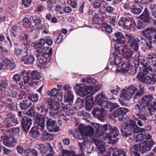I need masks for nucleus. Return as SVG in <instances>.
<instances>
[{"label": "nucleus", "mask_w": 156, "mask_h": 156, "mask_svg": "<svg viewBox=\"0 0 156 156\" xmlns=\"http://www.w3.org/2000/svg\"><path fill=\"white\" fill-rule=\"evenodd\" d=\"M82 82L81 84H76L75 88L77 94L86 99L85 107L87 110L90 111L94 104V99L91 96L100 89L101 85L93 78H85L82 79Z\"/></svg>", "instance_id": "1"}, {"label": "nucleus", "mask_w": 156, "mask_h": 156, "mask_svg": "<svg viewBox=\"0 0 156 156\" xmlns=\"http://www.w3.org/2000/svg\"><path fill=\"white\" fill-rule=\"evenodd\" d=\"M152 96L150 95H146L144 97L141 101L135 106L133 110V114L136 116L137 118L142 120H147L148 115L146 109L151 102H152Z\"/></svg>", "instance_id": "2"}, {"label": "nucleus", "mask_w": 156, "mask_h": 156, "mask_svg": "<svg viewBox=\"0 0 156 156\" xmlns=\"http://www.w3.org/2000/svg\"><path fill=\"white\" fill-rule=\"evenodd\" d=\"M127 121L128 122L125 123V126L122 125L121 127L122 132L126 137L131 135L133 133L144 131V130L150 131L151 130V126L149 125L146 126L144 129L140 128L135 121L128 119Z\"/></svg>", "instance_id": "3"}, {"label": "nucleus", "mask_w": 156, "mask_h": 156, "mask_svg": "<svg viewBox=\"0 0 156 156\" xmlns=\"http://www.w3.org/2000/svg\"><path fill=\"white\" fill-rule=\"evenodd\" d=\"M115 41L116 43L121 44H124L126 41L131 48L134 50L136 51L138 49V42L140 40L135 39L134 37L129 34H126L123 35L120 32H117L115 34Z\"/></svg>", "instance_id": "4"}, {"label": "nucleus", "mask_w": 156, "mask_h": 156, "mask_svg": "<svg viewBox=\"0 0 156 156\" xmlns=\"http://www.w3.org/2000/svg\"><path fill=\"white\" fill-rule=\"evenodd\" d=\"M142 69L137 76L138 80L147 84L154 85L156 83V78L152 73V70L150 66H147Z\"/></svg>", "instance_id": "5"}, {"label": "nucleus", "mask_w": 156, "mask_h": 156, "mask_svg": "<svg viewBox=\"0 0 156 156\" xmlns=\"http://www.w3.org/2000/svg\"><path fill=\"white\" fill-rule=\"evenodd\" d=\"M140 91H138L136 88L133 85L129 87L126 89L123 90L120 94V97L125 100H129L131 98L134 94L133 98H137L141 96L144 91L143 88H141Z\"/></svg>", "instance_id": "6"}, {"label": "nucleus", "mask_w": 156, "mask_h": 156, "mask_svg": "<svg viewBox=\"0 0 156 156\" xmlns=\"http://www.w3.org/2000/svg\"><path fill=\"white\" fill-rule=\"evenodd\" d=\"M46 45L45 41L43 39H40L38 42L35 44V48L37 56H41L47 58L49 56L47 53L48 48L46 46Z\"/></svg>", "instance_id": "7"}, {"label": "nucleus", "mask_w": 156, "mask_h": 156, "mask_svg": "<svg viewBox=\"0 0 156 156\" xmlns=\"http://www.w3.org/2000/svg\"><path fill=\"white\" fill-rule=\"evenodd\" d=\"M30 71L23 70L22 73L23 79L25 84H27L31 80H37L40 79L41 76L39 73L36 71H33L30 72Z\"/></svg>", "instance_id": "8"}, {"label": "nucleus", "mask_w": 156, "mask_h": 156, "mask_svg": "<svg viewBox=\"0 0 156 156\" xmlns=\"http://www.w3.org/2000/svg\"><path fill=\"white\" fill-rule=\"evenodd\" d=\"M118 25L127 30L131 31L135 30L136 26L134 21L132 18L122 17L118 21Z\"/></svg>", "instance_id": "9"}, {"label": "nucleus", "mask_w": 156, "mask_h": 156, "mask_svg": "<svg viewBox=\"0 0 156 156\" xmlns=\"http://www.w3.org/2000/svg\"><path fill=\"white\" fill-rule=\"evenodd\" d=\"M5 118L2 122V126L5 127L9 128L15 126L18 123L17 119L12 113H9L4 115Z\"/></svg>", "instance_id": "10"}, {"label": "nucleus", "mask_w": 156, "mask_h": 156, "mask_svg": "<svg viewBox=\"0 0 156 156\" xmlns=\"http://www.w3.org/2000/svg\"><path fill=\"white\" fill-rule=\"evenodd\" d=\"M47 103L50 110L49 112V115L51 117H54L58 116V113L60 111H58L56 112H55L60 107V104L58 101H56L52 99H49L47 101Z\"/></svg>", "instance_id": "11"}, {"label": "nucleus", "mask_w": 156, "mask_h": 156, "mask_svg": "<svg viewBox=\"0 0 156 156\" xmlns=\"http://www.w3.org/2000/svg\"><path fill=\"white\" fill-rule=\"evenodd\" d=\"M71 106V105L67 104L63 105L62 106V110L58 112V116L66 121L68 120V119L66 117V115L70 116L73 115L75 113L73 110L70 108Z\"/></svg>", "instance_id": "12"}, {"label": "nucleus", "mask_w": 156, "mask_h": 156, "mask_svg": "<svg viewBox=\"0 0 156 156\" xmlns=\"http://www.w3.org/2000/svg\"><path fill=\"white\" fill-rule=\"evenodd\" d=\"M0 141L8 147H14L17 145V141L14 138L6 133L1 136Z\"/></svg>", "instance_id": "13"}, {"label": "nucleus", "mask_w": 156, "mask_h": 156, "mask_svg": "<svg viewBox=\"0 0 156 156\" xmlns=\"http://www.w3.org/2000/svg\"><path fill=\"white\" fill-rule=\"evenodd\" d=\"M115 50L119 54H122L126 58H131L133 55L132 51L130 49L127 48L126 45L118 46Z\"/></svg>", "instance_id": "14"}, {"label": "nucleus", "mask_w": 156, "mask_h": 156, "mask_svg": "<svg viewBox=\"0 0 156 156\" xmlns=\"http://www.w3.org/2000/svg\"><path fill=\"white\" fill-rule=\"evenodd\" d=\"M141 34L145 38L148 39H154L156 42V29L153 27H148L142 31Z\"/></svg>", "instance_id": "15"}, {"label": "nucleus", "mask_w": 156, "mask_h": 156, "mask_svg": "<svg viewBox=\"0 0 156 156\" xmlns=\"http://www.w3.org/2000/svg\"><path fill=\"white\" fill-rule=\"evenodd\" d=\"M92 126L96 130V136H102L104 135V132L108 131L109 129L108 125H104L102 126L98 123H94L92 124Z\"/></svg>", "instance_id": "16"}, {"label": "nucleus", "mask_w": 156, "mask_h": 156, "mask_svg": "<svg viewBox=\"0 0 156 156\" xmlns=\"http://www.w3.org/2000/svg\"><path fill=\"white\" fill-rule=\"evenodd\" d=\"M81 153L82 156H86L89 153V149L90 148V144L87 140L83 139L82 142H79Z\"/></svg>", "instance_id": "17"}, {"label": "nucleus", "mask_w": 156, "mask_h": 156, "mask_svg": "<svg viewBox=\"0 0 156 156\" xmlns=\"http://www.w3.org/2000/svg\"><path fill=\"white\" fill-rule=\"evenodd\" d=\"M35 127L38 129L43 130L44 128L45 121L44 116L39 114L36 115Z\"/></svg>", "instance_id": "18"}, {"label": "nucleus", "mask_w": 156, "mask_h": 156, "mask_svg": "<svg viewBox=\"0 0 156 156\" xmlns=\"http://www.w3.org/2000/svg\"><path fill=\"white\" fill-rule=\"evenodd\" d=\"M122 65L121 70L123 73L128 72L129 74L134 75L136 73L135 67L130 65L128 62L126 63H123Z\"/></svg>", "instance_id": "19"}, {"label": "nucleus", "mask_w": 156, "mask_h": 156, "mask_svg": "<svg viewBox=\"0 0 156 156\" xmlns=\"http://www.w3.org/2000/svg\"><path fill=\"white\" fill-rule=\"evenodd\" d=\"M32 120L28 117H24L22 120V124L23 130L26 133L29 131L32 124Z\"/></svg>", "instance_id": "20"}, {"label": "nucleus", "mask_w": 156, "mask_h": 156, "mask_svg": "<svg viewBox=\"0 0 156 156\" xmlns=\"http://www.w3.org/2000/svg\"><path fill=\"white\" fill-rule=\"evenodd\" d=\"M79 131L76 129L70 130L69 133L72 134L75 138H76L80 140L83 139V133H84V126H80L79 128Z\"/></svg>", "instance_id": "21"}, {"label": "nucleus", "mask_w": 156, "mask_h": 156, "mask_svg": "<svg viewBox=\"0 0 156 156\" xmlns=\"http://www.w3.org/2000/svg\"><path fill=\"white\" fill-rule=\"evenodd\" d=\"M46 124L48 128L51 131H58L59 129V127L56 125V122L51 118H46Z\"/></svg>", "instance_id": "22"}, {"label": "nucleus", "mask_w": 156, "mask_h": 156, "mask_svg": "<svg viewBox=\"0 0 156 156\" xmlns=\"http://www.w3.org/2000/svg\"><path fill=\"white\" fill-rule=\"evenodd\" d=\"M21 62H24V63L26 64H32L35 60L34 57L32 55L28 54L27 52L24 53L22 57Z\"/></svg>", "instance_id": "23"}, {"label": "nucleus", "mask_w": 156, "mask_h": 156, "mask_svg": "<svg viewBox=\"0 0 156 156\" xmlns=\"http://www.w3.org/2000/svg\"><path fill=\"white\" fill-rule=\"evenodd\" d=\"M104 110L101 109L96 108L92 111V114L96 118L101 121L104 120L105 117L104 115Z\"/></svg>", "instance_id": "24"}, {"label": "nucleus", "mask_w": 156, "mask_h": 156, "mask_svg": "<svg viewBox=\"0 0 156 156\" xmlns=\"http://www.w3.org/2000/svg\"><path fill=\"white\" fill-rule=\"evenodd\" d=\"M92 139L97 146L98 151L100 153L102 154L105 151V148L103 146V144L101 141L98 140L97 138L96 137L92 138Z\"/></svg>", "instance_id": "25"}, {"label": "nucleus", "mask_w": 156, "mask_h": 156, "mask_svg": "<svg viewBox=\"0 0 156 156\" xmlns=\"http://www.w3.org/2000/svg\"><path fill=\"white\" fill-rule=\"evenodd\" d=\"M134 59L138 61V65L141 69L146 67L147 66H150L148 64H147L145 62L144 59L138 54L135 57Z\"/></svg>", "instance_id": "26"}, {"label": "nucleus", "mask_w": 156, "mask_h": 156, "mask_svg": "<svg viewBox=\"0 0 156 156\" xmlns=\"http://www.w3.org/2000/svg\"><path fill=\"white\" fill-rule=\"evenodd\" d=\"M122 60L119 56L114 54L111 55V58L109 61L112 65H118L122 62Z\"/></svg>", "instance_id": "27"}, {"label": "nucleus", "mask_w": 156, "mask_h": 156, "mask_svg": "<svg viewBox=\"0 0 156 156\" xmlns=\"http://www.w3.org/2000/svg\"><path fill=\"white\" fill-rule=\"evenodd\" d=\"M8 86V82L5 80H1L0 83V92L2 97H5L7 95L6 89Z\"/></svg>", "instance_id": "28"}, {"label": "nucleus", "mask_w": 156, "mask_h": 156, "mask_svg": "<svg viewBox=\"0 0 156 156\" xmlns=\"http://www.w3.org/2000/svg\"><path fill=\"white\" fill-rule=\"evenodd\" d=\"M109 130H110V136L112 138H116L118 137L119 133L118 128L115 126H112L108 125Z\"/></svg>", "instance_id": "29"}, {"label": "nucleus", "mask_w": 156, "mask_h": 156, "mask_svg": "<svg viewBox=\"0 0 156 156\" xmlns=\"http://www.w3.org/2000/svg\"><path fill=\"white\" fill-rule=\"evenodd\" d=\"M40 57L41 56L39 57L37 61V66L39 67L40 68H41L42 67L44 68L46 64L49 61V59L45 58Z\"/></svg>", "instance_id": "30"}, {"label": "nucleus", "mask_w": 156, "mask_h": 156, "mask_svg": "<svg viewBox=\"0 0 156 156\" xmlns=\"http://www.w3.org/2000/svg\"><path fill=\"white\" fill-rule=\"evenodd\" d=\"M127 109L123 108H120L114 112V114L113 115V117H118L120 116H123L126 114L128 112ZM123 116H122V117Z\"/></svg>", "instance_id": "31"}, {"label": "nucleus", "mask_w": 156, "mask_h": 156, "mask_svg": "<svg viewBox=\"0 0 156 156\" xmlns=\"http://www.w3.org/2000/svg\"><path fill=\"white\" fill-rule=\"evenodd\" d=\"M145 45L147 50H152L156 48V42L154 41V39H148L145 42Z\"/></svg>", "instance_id": "32"}, {"label": "nucleus", "mask_w": 156, "mask_h": 156, "mask_svg": "<svg viewBox=\"0 0 156 156\" xmlns=\"http://www.w3.org/2000/svg\"><path fill=\"white\" fill-rule=\"evenodd\" d=\"M146 108L148 109L149 113L151 115H154L156 111V102L153 101L151 102Z\"/></svg>", "instance_id": "33"}, {"label": "nucleus", "mask_w": 156, "mask_h": 156, "mask_svg": "<svg viewBox=\"0 0 156 156\" xmlns=\"http://www.w3.org/2000/svg\"><path fill=\"white\" fill-rule=\"evenodd\" d=\"M73 95L72 92L64 94V101L65 103H68V105H71L73 102Z\"/></svg>", "instance_id": "34"}, {"label": "nucleus", "mask_w": 156, "mask_h": 156, "mask_svg": "<svg viewBox=\"0 0 156 156\" xmlns=\"http://www.w3.org/2000/svg\"><path fill=\"white\" fill-rule=\"evenodd\" d=\"M43 130L38 129L37 127H33L30 131V133L31 136L34 138H36L41 133Z\"/></svg>", "instance_id": "35"}, {"label": "nucleus", "mask_w": 156, "mask_h": 156, "mask_svg": "<svg viewBox=\"0 0 156 156\" xmlns=\"http://www.w3.org/2000/svg\"><path fill=\"white\" fill-rule=\"evenodd\" d=\"M140 18L142 21L145 23L149 22L150 17L149 16V13L147 12L146 8L145 9L144 11L142 14L140 16Z\"/></svg>", "instance_id": "36"}, {"label": "nucleus", "mask_w": 156, "mask_h": 156, "mask_svg": "<svg viewBox=\"0 0 156 156\" xmlns=\"http://www.w3.org/2000/svg\"><path fill=\"white\" fill-rule=\"evenodd\" d=\"M108 98L106 96L104 95L103 93H100L98 94L95 98V102L97 103L98 105L100 104L101 102L104 100H107Z\"/></svg>", "instance_id": "37"}, {"label": "nucleus", "mask_w": 156, "mask_h": 156, "mask_svg": "<svg viewBox=\"0 0 156 156\" xmlns=\"http://www.w3.org/2000/svg\"><path fill=\"white\" fill-rule=\"evenodd\" d=\"M140 146L141 152L142 153L149 151L151 149L150 146L148 145V143L145 141L141 143Z\"/></svg>", "instance_id": "38"}, {"label": "nucleus", "mask_w": 156, "mask_h": 156, "mask_svg": "<svg viewBox=\"0 0 156 156\" xmlns=\"http://www.w3.org/2000/svg\"><path fill=\"white\" fill-rule=\"evenodd\" d=\"M18 91L17 90L16 88L12 85L10 86L9 88V95L13 98H16L18 95Z\"/></svg>", "instance_id": "39"}, {"label": "nucleus", "mask_w": 156, "mask_h": 156, "mask_svg": "<svg viewBox=\"0 0 156 156\" xmlns=\"http://www.w3.org/2000/svg\"><path fill=\"white\" fill-rule=\"evenodd\" d=\"M85 130V134L87 136H93L94 135V129L91 127L90 126H86L85 129L84 128V130Z\"/></svg>", "instance_id": "40"}, {"label": "nucleus", "mask_w": 156, "mask_h": 156, "mask_svg": "<svg viewBox=\"0 0 156 156\" xmlns=\"http://www.w3.org/2000/svg\"><path fill=\"white\" fill-rule=\"evenodd\" d=\"M113 151L112 156H126V152L122 149H115Z\"/></svg>", "instance_id": "41"}, {"label": "nucleus", "mask_w": 156, "mask_h": 156, "mask_svg": "<svg viewBox=\"0 0 156 156\" xmlns=\"http://www.w3.org/2000/svg\"><path fill=\"white\" fill-rule=\"evenodd\" d=\"M84 99L82 98H78L76 100V105L77 109H80L83 107L84 103Z\"/></svg>", "instance_id": "42"}, {"label": "nucleus", "mask_w": 156, "mask_h": 156, "mask_svg": "<svg viewBox=\"0 0 156 156\" xmlns=\"http://www.w3.org/2000/svg\"><path fill=\"white\" fill-rule=\"evenodd\" d=\"M18 27L20 28V29H21L22 28L21 27L20 28L19 23L12 27L11 31V35L12 37H15L17 35V33L18 30Z\"/></svg>", "instance_id": "43"}, {"label": "nucleus", "mask_w": 156, "mask_h": 156, "mask_svg": "<svg viewBox=\"0 0 156 156\" xmlns=\"http://www.w3.org/2000/svg\"><path fill=\"white\" fill-rule=\"evenodd\" d=\"M31 105L30 102H28L27 101H23L20 102L19 105L22 110H26Z\"/></svg>", "instance_id": "44"}, {"label": "nucleus", "mask_w": 156, "mask_h": 156, "mask_svg": "<svg viewBox=\"0 0 156 156\" xmlns=\"http://www.w3.org/2000/svg\"><path fill=\"white\" fill-rule=\"evenodd\" d=\"M45 106L43 103H41L40 105L37 106V108L38 111L41 113H42L43 115H44L46 114V110L44 108ZM48 111H47V112Z\"/></svg>", "instance_id": "45"}, {"label": "nucleus", "mask_w": 156, "mask_h": 156, "mask_svg": "<svg viewBox=\"0 0 156 156\" xmlns=\"http://www.w3.org/2000/svg\"><path fill=\"white\" fill-rule=\"evenodd\" d=\"M42 139L44 141H47L50 139V136H51V134H49L46 131H44L41 132Z\"/></svg>", "instance_id": "46"}, {"label": "nucleus", "mask_w": 156, "mask_h": 156, "mask_svg": "<svg viewBox=\"0 0 156 156\" xmlns=\"http://www.w3.org/2000/svg\"><path fill=\"white\" fill-rule=\"evenodd\" d=\"M106 100L103 101L100 104H98V105L101 107V109L103 110L104 108H106V110H108L109 108V103H108L106 101Z\"/></svg>", "instance_id": "47"}, {"label": "nucleus", "mask_w": 156, "mask_h": 156, "mask_svg": "<svg viewBox=\"0 0 156 156\" xmlns=\"http://www.w3.org/2000/svg\"><path fill=\"white\" fill-rule=\"evenodd\" d=\"M132 12L135 14H139L142 11L143 8L142 7L139 6L138 7H135L131 8Z\"/></svg>", "instance_id": "48"}, {"label": "nucleus", "mask_w": 156, "mask_h": 156, "mask_svg": "<svg viewBox=\"0 0 156 156\" xmlns=\"http://www.w3.org/2000/svg\"><path fill=\"white\" fill-rule=\"evenodd\" d=\"M43 148L44 151H43L44 153H46V152H48L51 154L53 152V150L50 144L49 143L47 144V146H44L43 147Z\"/></svg>", "instance_id": "49"}, {"label": "nucleus", "mask_w": 156, "mask_h": 156, "mask_svg": "<svg viewBox=\"0 0 156 156\" xmlns=\"http://www.w3.org/2000/svg\"><path fill=\"white\" fill-rule=\"evenodd\" d=\"M34 107H31L26 112L27 115L30 116L31 117H34L35 116H36L37 115L36 112L34 111Z\"/></svg>", "instance_id": "50"}, {"label": "nucleus", "mask_w": 156, "mask_h": 156, "mask_svg": "<svg viewBox=\"0 0 156 156\" xmlns=\"http://www.w3.org/2000/svg\"><path fill=\"white\" fill-rule=\"evenodd\" d=\"M108 111H112L113 110L116 108L119 107V105L116 103H109Z\"/></svg>", "instance_id": "51"}, {"label": "nucleus", "mask_w": 156, "mask_h": 156, "mask_svg": "<svg viewBox=\"0 0 156 156\" xmlns=\"http://www.w3.org/2000/svg\"><path fill=\"white\" fill-rule=\"evenodd\" d=\"M150 8L153 16L156 18V5L155 4L151 5H150Z\"/></svg>", "instance_id": "52"}, {"label": "nucleus", "mask_w": 156, "mask_h": 156, "mask_svg": "<svg viewBox=\"0 0 156 156\" xmlns=\"http://www.w3.org/2000/svg\"><path fill=\"white\" fill-rule=\"evenodd\" d=\"M29 99L33 102H36L38 98L37 94H30L28 97Z\"/></svg>", "instance_id": "53"}, {"label": "nucleus", "mask_w": 156, "mask_h": 156, "mask_svg": "<svg viewBox=\"0 0 156 156\" xmlns=\"http://www.w3.org/2000/svg\"><path fill=\"white\" fill-rule=\"evenodd\" d=\"M23 26L26 27H30L31 23L29 19L27 18H25L23 20Z\"/></svg>", "instance_id": "54"}, {"label": "nucleus", "mask_w": 156, "mask_h": 156, "mask_svg": "<svg viewBox=\"0 0 156 156\" xmlns=\"http://www.w3.org/2000/svg\"><path fill=\"white\" fill-rule=\"evenodd\" d=\"M12 79L13 82L17 83L20 80V76L18 74H16L13 76Z\"/></svg>", "instance_id": "55"}, {"label": "nucleus", "mask_w": 156, "mask_h": 156, "mask_svg": "<svg viewBox=\"0 0 156 156\" xmlns=\"http://www.w3.org/2000/svg\"><path fill=\"white\" fill-rule=\"evenodd\" d=\"M133 136H136V141H140L144 138V133H139L136 135L134 134Z\"/></svg>", "instance_id": "56"}, {"label": "nucleus", "mask_w": 156, "mask_h": 156, "mask_svg": "<svg viewBox=\"0 0 156 156\" xmlns=\"http://www.w3.org/2000/svg\"><path fill=\"white\" fill-rule=\"evenodd\" d=\"M73 153L66 150L62 151V154L60 156H73Z\"/></svg>", "instance_id": "57"}, {"label": "nucleus", "mask_w": 156, "mask_h": 156, "mask_svg": "<svg viewBox=\"0 0 156 156\" xmlns=\"http://www.w3.org/2000/svg\"><path fill=\"white\" fill-rule=\"evenodd\" d=\"M140 146L139 145H134L131 148V151L134 152H140Z\"/></svg>", "instance_id": "58"}, {"label": "nucleus", "mask_w": 156, "mask_h": 156, "mask_svg": "<svg viewBox=\"0 0 156 156\" xmlns=\"http://www.w3.org/2000/svg\"><path fill=\"white\" fill-rule=\"evenodd\" d=\"M146 23H145L144 21H139V22L137 23L136 26L137 28L139 29L144 28L145 27L146 25Z\"/></svg>", "instance_id": "59"}, {"label": "nucleus", "mask_w": 156, "mask_h": 156, "mask_svg": "<svg viewBox=\"0 0 156 156\" xmlns=\"http://www.w3.org/2000/svg\"><path fill=\"white\" fill-rule=\"evenodd\" d=\"M146 58L148 59H152L156 58V54L154 52H151L148 53L147 55Z\"/></svg>", "instance_id": "60"}, {"label": "nucleus", "mask_w": 156, "mask_h": 156, "mask_svg": "<svg viewBox=\"0 0 156 156\" xmlns=\"http://www.w3.org/2000/svg\"><path fill=\"white\" fill-rule=\"evenodd\" d=\"M34 23L36 24H40L41 23V20L40 18L36 17L35 15L32 16L31 17Z\"/></svg>", "instance_id": "61"}, {"label": "nucleus", "mask_w": 156, "mask_h": 156, "mask_svg": "<svg viewBox=\"0 0 156 156\" xmlns=\"http://www.w3.org/2000/svg\"><path fill=\"white\" fill-rule=\"evenodd\" d=\"M92 5L94 8L97 9L99 8L101 6V4L98 0H96L94 2L92 3Z\"/></svg>", "instance_id": "62"}, {"label": "nucleus", "mask_w": 156, "mask_h": 156, "mask_svg": "<svg viewBox=\"0 0 156 156\" xmlns=\"http://www.w3.org/2000/svg\"><path fill=\"white\" fill-rule=\"evenodd\" d=\"M63 89L65 92V94L72 92V91L70 90L69 85L68 84L64 85L63 87Z\"/></svg>", "instance_id": "63"}, {"label": "nucleus", "mask_w": 156, "mask_h": 156, "mask_svg": "<svg viewBox=\"0 0 156 156\" xmlns=\"http://www.w3.org/2000/svg\"><path fill=\"white\" fill-rule=\"evenodd\" d=\"M22 5L26 7H27L30 5L31 3V0H22Z\"/></svg>", "instance_id": "64"}]
</instances>
